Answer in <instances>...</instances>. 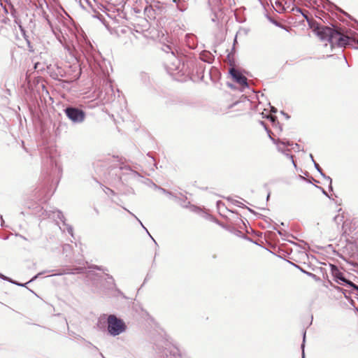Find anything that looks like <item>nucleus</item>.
<instances>
[{
	"instance_id": "39448f33",
	"label": "nucleus",
	"mask_w": 358,
	"mask_h": 358,
	"mask_svg": "<svg viewBox=\"0 0 358 358\" xmlns=\"http://www.w3.org/2000/svg\"><path fill=\"white\" fill-rule=\"evenodd\" d=\"M229 73L237 83L243 87H248L247 78L243 76L238 71L231 68L229 70Z\"/></svg>"
},
{
	"instance_id": "9b49d317",
	"label": "nucleus",
	"mask_w": 358,
	"mask_h": 358,
	"mask_svg": "<svg viewBox=\"0 0 358 358\" xmlns=\"http://www.w3.org/2000/svg\"><path fill=\"white\" fill-rule=\"evenodd\" d=\"M55 213L57 214V217L58 219H59L60 220L63 221V219H64V215L62 214V213L61 211H59L57 210V212H55Z\"/></svg>"
},
{
	"instance_id": "f3484780",
	"label": "nucleus",
	"mask_w": 358,
	"mask_h": 358,
	"mask_svg": "<svg viewBox=\"0 0 358 358\" xmlns=\"http://www.w3.org/2000/svg\"><path fill=\"white\" fill-rule=\"evenodd\" d=\"M304 348V344H302V349H303ZM302 358H305V356H304V350H303L302 351Z\"/></svg>"
},
{
	"instance_id": "bb28decb",
	"label": "nucleus",
	"mask_w": 358,
	"mask_h": 358,
	"mask_svg": "<svg viewBox=\"0 0 358 358\" xmlns=\"http://www.w3.org/2000/svg\"><path fill=\"white\" fill-rule=\"evenodd\" d=\"M150 236L152 238V240H153L155 242V241L154 240V238H152L150 235Z\"/></svg>"
},
{
	"instance_id": "6ab92c4d",
	"label": "nucleus",
	"mask_w": 358,
	"mask_h": 358,
	"mask_svg": "<svg viewBox=\"0 0 358 358\" xmlns=\"http://www.w3.org/2000/svg\"><path fill=\"white\" fill-rule=\"evenodd\" d=\"M310 159H312L313 162H315L314 159H313V155L311 154L310 155Z\"/></svg>"
},
{
	"instance_id": "423d86ee",
	"label": "nucleus",
	"mask_w": 358,
	"mask_h": 358,
	"mask_svg": "<svg viewBox=\"0 0 358 358\" xmlns=\"http://www.w3.org/2000/svg\"><path fill=\"white\" fill-rule=\"evenodd\" d=\"M270 138L273 141V143L275 144H276L278 150L282 152H284V147L287 145H289V142L285 143V142L281 141L280 140H275V139L271 138V136H270Z\"/></svg>"
},
{
	"instance_id": "a211bd4d",
	"label": "nucleus",
	"mask_w": 358,
	"mask_h": 358,
	"mask_svg": "<svg viewBox=\"0 0 358 358\" xmlns=\"http://www.w3.org/2000/svg\"><path fill=\"white\" fill-rule=\"evenodd\" d=\"M270 119H271V120L272 122H275V117H273V116H271V117H270Z\"/></svg>"
},
{
	"instance_id": "412c9836",
	"label": "nucleus",
	"mask_w": 358,
	"mask_h": 358,
	"mask_svg": "<svg viewBox=\"0 0 358 358\" xmlns=\"http://www.w3.org/2000/svg\"><path fill=\"white\" fill-rule=\"evenodd\" d=\"M124 210H127V208H124ZM127 211H128L131 215H132L133 216L134 215L133 213H131L130 211H129L128 210H127Z\"/></svg>"
},
{
	"instance_id": "b1692460",
	"label": "nucleus",
	"mask_w": 358,
	"mask_h": 358,
	"mask_svg": "<svg viewBox=\"0 0 358 358\" xmlns=\"http://www.w3.org/2000/svg\"><path fill=\"white\" fill-rule=\"evenodd\" d=\"M306 334H303V341H305Z\"/></svg>"
},
{
	"instance_id": "1a4fd4ad",
	"label": "nucleus",
	"mask_w": 358,
	"mask_h": 358,
	"mask_svg": "<svg viewBox=\"0 0 358 358\" xmlns=\"http://www.w3.org/2000/svg\"><path fill=\"white\" fill-rule=\"evenodd\" d=\"M177 8L180 11H184L187 8L186 4L183 1L181 0V3L178 4Z\"/></svg>"
},
{
	"instance_id": "2eb2a0df",
	"label": "nucleus",
	"mask_w": 358,
	"mask_h": 358,
	"mask_svg": "<svg viewBox=\"0 0 358 358\" xmlns=\"http://www.w3.org/2000/svg\"><path fill=\"white\" fill-rule=\"evenodd\" d=\"M173 1L176 3V6L178 3H181V0H173Z\"/></svg>"
},
{
	"instance_id": "a878e982",
	"label": "nucleus",
	"mask_w": 358,
	"mask_h": 358,
	"mask_svg": "<svg viewBox=\"0 0 358 358\" xmlns=\"http://www.w3.org/2000/svg\"><path fill=\"white\" fill-rule=\"evenodd\" d=\"M338 218V216H336L334 219L336 220Z\"/></svg>"
},
{
	"instance_id": "9d476101",
	"label": "nucleus",
	"mask_w": 358,
	"mask_h": 358,
	"mask_svg": "<svg viewBox=\"0 0 358 358\" xmlns=\"http://www.w3.org/2000/svg\"><path fill=\"white\" fill-rule=\"evenodd\" d=\"M81 271H82V268H76L72 269L71 271L65 272V273H72V274H75V273H80V272H81Z\"/></svg>"
},
{
	"instance_id": "aec40b11",
	"label": "nucleus",
	"mask_w": 358,
	"mask_h": 358,
	"mask_svg": "<svg viewBox=\"0 0 358 358\" xmlns=\"http://www.w3.org/2000/svg\"><path fill=\"white\" fill-rule=\"evenodd\" d=\"M107 189H108L110 193L113 194V190H111V189H108V188H107Z\"/></svg>"
},
{
	"instance_id": "f03ea898",
	"label": "nucleus",
	"mask_w": 358,
	"mask_h": 358,
	"mask_svg": "<svg viewBox=\"0 0 358 358\" xmlns=\"http://www.w3.org/2000/svg\"><path fill=\"white\" fill-rule=\"evenodd\" d=\"M107 323L108 331L111 336H118L126 331L127 327L125 323L114 315L108 316Z\"/></svg>"
},
{
	"instance_id": "dca6fc26",
	"label": "nucleus",
	"mask_w": 358,
	"mask_h": 358,
	"mask_svg": "<svg viewBox=\"0 0 358 358\" xmlns=\"http://www.w3.org/2000/svg\"><path fill=\"white\" fill-rule=\"evenodd\" d=\"M39 275H40V273H38V275H35L34 277H33V278H31V280H29V282H31V281L34 280L35 279H36V278H37V277H38Z\"/></svg>"
},
{
	"instance_id": "f257e3e1",
	"label": "nucleus",
	"mask_w": 358,
	"mask_h": 358,
	"mask_svg": "<svg viewBox=\"0 0 358 358\" xmlns=\"http://www.w3.org/2000/svg\"><path fill=\"white\" fill-rule=\"evenodd\" d=\"M322 40L329 41L331 46H344L348 43L349 38L340 32L328 27L320 28L317 32Z\"/></svg>"
},
{
	"instance_id": "ddd939ff",
	"label": "nucleus",
	"mask_w": 358,
	"mask_h": 358,
	"mask_svg": "<svg viewBox=\"0 0 358 358\" xmlns=\"http://www.w3.org/2000/svg\"><path fill=\"white\" fill-rule=\"evenodd\" d=\"M134 217H135V218L140 222L141 225L146 230L147 233L150 235L148 231L147 230V229L143 226V223L135 216L134 215Z\"/></svg>"
},
{
	"instance_id": "393cba45",
	"label": "nucleus",
	"mask_w": 358,
	"mask_h": 358,
	"mask_svg": "<svg viewBox=\"0 0 358 358\" xmlns=\"http://www.w3.org/2000/svg\"><path fill=\"white\" fill-rule=\"evenodd\" d=\"M323 193L325 194V195H327V194L326 193V192L324 190H323Z\"/></svg>"
},
{
	"instance_id": "20e7f679",
	"label": "nucleus",
	"mask_w": 358,
	"mask_h": 358,
	"mask_svg": "<svg viewBox=\"0 0 358 358\" xmlns=\"http://www.w3.org/2000/svg\"><path fill=\"white\" fill-rule=\"evenodd\" d=\"M331 273H332L334 277L336 278V280L337 281V282L341 284V282H344V283L348 285L350 287H354L355 289H358V287H357L355 284L348 281V280H346L344 278L343 274L339 271V269L336 266H334V265L331 266Z\"/></svg>"
},
{
	"instance_id": "4be33fe9",
	"label": "nucleus",
	"mask_w": 358,
	"mask_h": 358,
	"mask_svg": "<svg viewBox=\"0 0 358 358\" xmlns=\"http://www.w3.org/2000/svg\"><path fill=\"white\" fill-rule=\"evenodd\" d=\"M271 110L273 112V113H275L276 112V110L274 109L273 108H272Z\"/></svg>"
},
{
	"instance_id": "7ed1b4c3",
	"label": "nucleus",
	"mask_w": 358,
	"mask_h": 358,
	"mask_svg": "<svg viewBox=\"0 0 358 358\" xmlns=\"http://www.w3.org/2000/svg\"><path fill=\"white\" fill-rule=\"evenodd\" d=\"M65 113L66 116L74 122H81L85 119L84 112L76 108H66Z\"/></svg>"
},
{
	"instance_id": "0eeeda50",
	"label": "nucleus",
	"mask_w": 358,
	"mask_h": 358,
	"mask_svg": "<svg viewBox=\"0 0 358 358\" xmlns=\"http://www.w3.org/2000/svg\"><path fill=\"white\" fill-rule=\"evenodd\" d=\"M314 165H315V169L318 171V172L321 174V176L327 181L329 182V188H332L331 187V183H332V180L331 178L329 177V176H327L324 175V173H323L321 168L320 167L319 164H317L315 162H314Z\"/></svg>"
},
{
	"instance_id": "5701e85b",
	"label": "nucleus",
	"mask_w": 358,
	"mask_h": 358,
	"mask_svg": "<svg viewBox=\"0 0 358 358\" xmlns=\"http://www.w3.org/2000/svg\"><path fill=\"white\" fill-rule=\"evenodd\" d=\"M0 277L2 278L3 279H6V278L4 276H3L2 275H1Z\"/></svg>"
},
{
	"instance_id": "f8f14e48",
	"label": "nucleus",
	"mask_w": 358,
	"mask_h": 358,
	"mask_svg": "<svg viewBox=\"0 0 358 358\" xmlns=\"http://www.w3.org/2000/svg\"><path fill=\"white\" fill-rule=\"evenodd\" d=\"M286 155H287V157L289 159H290L292 160V162L293 163V164H294V166H296V165H295V163H294V159H293V156H292V155H289V154H287Z\"/></svg>"
},
{
	"instance_id": "4468645a",
	"label": "nucleus",
	"mask_w": 358,
	"mask_h": 358,
	"mask_svg": "<svg viewBox=\"0 0 358 358\" xmlns=\"http://www.w3.org/2000/svg\"><path fill=\"white\" fill-rule=\"evenodd\" d=\"M67 230L71 235H73V229L71 227H68Z\"/></svg>"
},
{
	"instance_id": "6e6552de",
	"label": "nucleus",
	"mask_w": 358,
	"mask_h": 358,
	"mask_svg": "<svg viewBox=\"0 0 358 358\" xmlns=\"http://www.w3.org/2000/svg\"><path fill=\"white\" fill-rule=\"evenodd\" d=\"M177 350L175 349L173 352H171L169 355L166 356V358H182L179 354L176 353Z\"/></svg>"
}]
</instances>
